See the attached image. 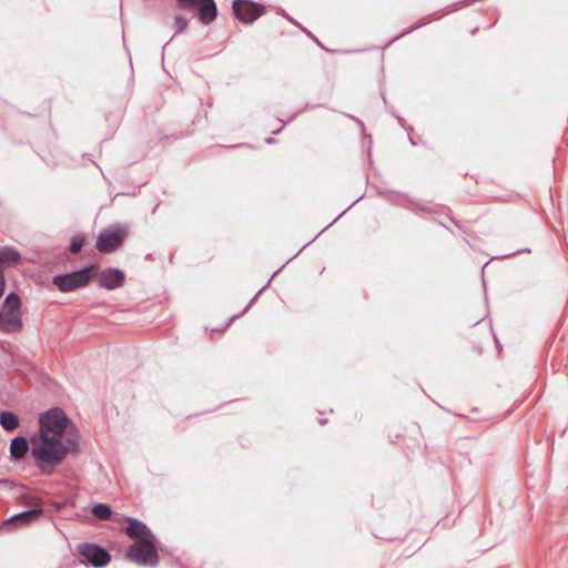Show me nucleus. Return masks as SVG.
I'll return each mask as SVG.
<instances>
[{
    "instance_id": "f3484780",
    "label": "nucleus",
    "mask_w": 568,
    "mask_h": 568,
    "mask_svg": "<svg viewBox=\"0 0 568 568\" xmlns=\"http://www.w3.org/2000/svg\"><path fill=\"white\" fill-rule=\"evenodd\" d=\"M83 245L84 237L82 235H75L71 240L69 250L72 254H78L82 250Z\"/></svg>"
},
{
    "instance_id": "9d476101",
    "label": "nucleus",
    "mask_w": 568,
    "mask_h": 568,
    "mask_svg": "<svg viewBox=\"0 0 568 568\" xmlns=\"http://www.w3.org/2000/svg\"><path fill=\"white\" fill-rule=\"evenodd\" d=\"M125 521L128 523V527L125 528V534L135 541L141 539H155V536L151 531V529L141 520L133 517H125Z\"/></svg>"
},
{
    "instance_id": "20e7f679",
    "label": "nucleus",
    "mask_w": 568,
    "mask_h": 568,
    "mask_svg": "<svg viewBox=\"0 0 568 568\" xmlns=\"http://www.w3.org/2000/svg\"><path fill=\"white\" fill-rule=\"evenodd\" d=\"M126 236V230L122 226H113L103 230L95 243L100 253H111L122 246Z\"/></svg>"
},
{
    "instance_id": "9b49d317",
    "label": "nucleus",
    "mask_w": 568,
    "mask_h": 568,
    "mask_svg": "<svg viewBox=\"0 0 568 568\" xmlns=\"http://www.w3.org/2000/svg\"><path fill=\"white\" fill-rule=\"evenodd\" d=\"M23 324L20 314L0 311V332L6 334L19 333Z\"/></svg>"
},
{
    "instance_id": "f257e3e1",
    "label": "nucleus",
    "mask_w": 568,
    "mask_h": 568,
    "mask_svg": "<svg viewBox=\"0 0 568 568\" xmlns=\"http://www.w3.org/2000/svg\"><path fill=\"white\" fill-rule=\"evenodd\" d=\"M39 435L31 437V457L34 465L43 475H51L67 457L69 450L77 445L74 439L68 438L63 443V435L69 428H73L65 413L59 408H51L40 415Z\"/></svg>"
},
{
    "instance_id": "7ed1b4c3",
    "label": "nucleus",
    "mask_w": 568,
    "mask_h": 568,
    "mask_svg": "<svg viewBox=\"0 0 568 568\" xmlns=\"http://www.w3.org/2000/svg\"><path fill=\"white\" fill-rule=\"evenodd\" d=\"M97 272L98 266L90 265L79 271L54 276L53 284L61 292H71L87 286Z\"/></svg>"
},
{
    "instance_id": "39448f33",
    "label": "nucleus",
    "mask_w": 568,
    "mask_h": 568,
    "mask_svg": "<svg viewBox=\"0 0 568 568\" xmlns=\"http://www.w3.org/2000/svg\"><path fill=\"white\" fill-rule=\"evenodd\" d=\"M233 14L241 22L250 24L265 13V7L252 0H234L232 4Z\"/></svg>"
},
{
    "instance_id": "f03ea898",
    "label": "nucleus",
    "mask_w": 568,
    "mask_h": 568,
    "mask_svg": "<svg viewBox=\"0 0 568 568\" xmlns=\"http://www.w3.org/2000/svg\"><path fill=\"white\" fill-rule=\"evenodd\" d=\"M156 539H141L130 545L125 551V557L143 567H156L159 565V554L155 547Z\"/></svg>"
},
{
    "instance_id": "412c9836",
    "label": "nucleus",
    "mask_w": 568,
    "mask_h": 568,
    "mask_svg": "<svg viewBox=\"0 0 568 568\" xmlns=\"http://www.w3.org/2000/svg\"><path fill=\"white\" fill-rule=\"evenodd\" d=\"M290 21H291L293 24H295V26H298V27H300V24H298L296 21H294L293 19H290Z\"/></svg>"
},
{
    "instance_id": "ddd939ff",
    "label": "nucleus",
    "mask_w": 568,
    "mask_h": 568,
    "mask_svg": "<svg viewBox=\"0 0 568 568\" xmlns=\"http://www.w3.org/2000/svg\"><path fill=\"white\" fill-rule=\"evenodd\" d=\"M31 450L29 443L26 437L18 436L12 439L10 445V455L14 459H21L26 454Z\"/></svg>"
},
{
    "instance_id": "f8f14e48",
    "label": "nucleus",
    "mask_w": 568,
    "mask_h": 568,
    "mask_svg": "<svg viewBox=\"0 0 568 568\" xmlns=\"http://www.w3.org/2000/svg\"><path fill=\"white\" fill-rule=\"evenodd\" d=\"M21 261V254L18 250L4 246L0 247V271L4 267H10L19 264ZM2 274V272H0Z\"/></svg>"
},
{
    "instance_id": "1a4fd4ad",
    "label": "nucleus",
    "mask_w": 568,
    "mask_h": 568,
    "mask_svg": "<svg viewBox=\"0 0 568 568\" xmlns=\"http://www.w3.org/2000/svg\"><path fill=\"white\" fill-rule=\"evenodd\" d=\"M31 506H33L32 509L22 511L20 514L13 515L10 519L6 521V525H27L30 524L38 518H40L43 514L42 509V503L39 498H31Z\"/></svg>"
},
{
    "instance_id": "6e6552de",
    "label": "nucleus",
    "mask_w": 568,
    "mask_h": 568,
    "mask_svg": "<svg viewBox=\"0 0 568 568\" xmlns=\"http://www.w3.org/2000/svg\"><path fill=\"white\" fill-rule=\"evenodd\" d=\"M95 275L98 285L105 290L122 287L125 282L124 273L114 267L104 268L100 273H95Z\"/></svg>"
},
{
    "instance_id": "aec40b11",
    "label": "nucleus",
    "mask_w": 568,
    "mask_h": 568,
    "mask_svg": "<svg viewBox=\"0 0 568 568\" xmlns=\"http://www.w3.org/2000/svg\"><path fill=\"white\" fill-rule=\"evenodd\" d=\"M485 337H486V341L489 342V333L488 332H485Z\"/></svg>"
},
{
    "instance_id": "4468645a",
    "label": "nucleus",
    "mask_w": 568,
    "mask_h": 568,
    "mask_svg": "<svg viewBox=\"0 0 568 568\" xmlns=\"http://www.w3.org/2000/svg\"><path fill=\"white\" fill-rule=\"evenodd\" d=\"M21 300L17 293H10L3 304L1 311H8L10 313L20 314Z\"/></svg>"
},
{
    "instance_id": "6ab92c4d",
    "label": "nucleus",
    "mask_w": 568,
    "mask_h": 568,
    "mask_svg": "<svg viewBox=\"0 0 568 568\" xmlns=\"http://www.w3.org/2000/svg\"><path fill=\"white\" fill-rule=\"evenodd\" d=\"M6 288V281L3 274H0V297L3 295Z\"/></svg>"
},
{
    "instance_id": "0eeeda50",
    "label": "nucleus",
    "mask_w": 568,
    "mask_h": 568,
    "mask_svg": "<svg viewBox=\"0 0 568 568\" xmlns=\"http://www.w3.org/2000/svg\"><path fill=\"white\" fill-rule=\"evenodd\" d=\"M181 8H195L199 20L207 26L217 17V8L214 0H176Z\"/></svg>"
},
{
    "instance_id": "a211bd4d",
    "label": "nucleus",
    "mask_w": 568,
    "mask_h": 568,
    "mask_svg": "<svg viewBox=\"0 0 568 568\" xmlns=\"http://www.w3.org/2000/svg\"><path fill=\"white\" fill-rule=\"evenodd\" d=\"M174 27L176 29V33L183 32L187 27V20L182 16H176L174 18Z\"/></svg>"
},
{
    "instance_id": "dca6fc26",
    "label": "nucleus",
    "mask_w": 568,
    "mask_h": 568,
    "mask_svg": "<svg viewBox=\"0 0 568 568\" xmlns=\"http://www.w3.org/2000/svg\"><path fill=\"white\" fill-rule=\"evenodd\" d=\"M92 514L100 520H108L112 516V509L109 505L98 504L92 508Z\"/></svg>"
},
{
    "instance_id": "2eb2a0df",
    "label": "nucleus",
    "mask_w": 568,
    "mask_h": 568,
    "mask_svg": "<svg viewBox=\"0 0 568 568\" xmlns=\"http://www.w3.org/2000/svg\"><path fill=\"white\" fill-rule=\"evenodd\" d=\"M0 425L6 430H14L19 426L18 416L12 412H1Z\"/></svg>"
},
{
    "instance_id": "423d86ee",
    "label": "nucleus",
    "mask_w": 568,
    "mask_h": 568,
    "mask_svg": "<svg viewBox=\"0 0 568 568\" xmlns=\"http://www.w3.org/2000/svg\"><path fill=\"white\" fill-rule=\"evenodd\" d=\"M78 552L84 558L81 564H91L97 568L105 567L111 561V555L101 546L85 542L78 547Z\"/></svg>"
}]
</instances>
